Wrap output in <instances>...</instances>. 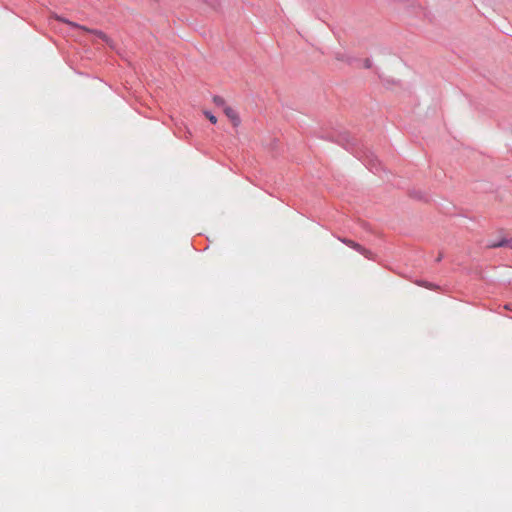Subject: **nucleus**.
Segmentation results:
<instances>
[{
	"mask_svg": "<svg viewBox=\"0 0 512 512\" xmlns=\"http://www.w3.org/2000/svg\"><path fill=\"white\" fill-rule=\"evenodd\" d=\"M224 114L231 121L234 127H238L241 123L238 113L230 106H225L223 110Z\"/></svg>",
	"mask_w": 512,
	"mask_h": 512,
	"instance_id": "f257e3e1",
	"label": "nucleus"
},
{
	"mask_svg": "<svg viewBox=\"0 0 512 512\" xmlns=\"http://www.w3.org/2000/svg\"><path fill=\"white\" fill-rule=\"evenodd\" d=\"M69 24L71 26H74V27H77V28H80L84 31H87V32H90V33H93L98 39H101L102 41L106 42L109 46H112V42L110 40V38L105 34L103 33L102 31H99V30H90L86 27H82V26H79L77 24H74V23H71L69 22Z\"/></svg>",
	"mask_w": 512,
	"mask_h": 512,
	"instance_id": "f03ea898",
	"label": "nucleus"
},
{
	"mask_svg": "<svg viewBox=\"0 0 512 512\" xmlns=\"http://www.w3.org/2000/svg\"><path fill=\"white\" fill-rule=\"evenodd\" d=\"M343 242L345 244H347L348 246H350L351 248L357 250L358 252L364 254L365 256L367 255V250L365 248H363L360 244L354 242L353 240H346L344 239Z\"/></svg>",
	"mask_w": 512,
	"mask_h": 512,
	"instance_id": "7ed1b4c3",
	"label": "nucleus"
},
{
	"mask_svg": "<svg viewBox=\"0 0 512 512\" xmlns=\"http://www.w3.org/2000/svg\"><path fill=\"white\" fill-rule=\"evenodd\" d=\"M503 246H507V247L512 249V238L509 239V240H502V241L497 242V243H491L489 245V247H492V248L503 247Z\"/></svg>",
	"mask_w": 512,
	"mask_h": 512,
	"instance_id": "20e7f679",
	"label": "nucleus"
},
{
	"mask_svg": "<svg viewBox=\"0 0 512 512\" xmlns=\"http://www.w3.org/2000/svg\"><path fill=\"white\" fill-rule=\"evenodd\" d=\"M213 102H214L215 105H217L219 107H222L223 109H224L225 106H227L226 103H225V100L222 97H220V96H214L213 97Z\"/></svg>",
	"mask_w": 512,
	"mask_h": 512,
	"instance_id": "39448f33",
	"label": "nucleus"
},
{
	"mask_svg": "<svg viewBox=\"0 0 512 512\" xmlns=\"http://www.w3.org/2000/svg\"><path fill=\"white\" fill-rule=\"evenodd\" d=\"M203 114L208 118V120L213 123V124H216L217 123V118L209 111L207 110H204L203 111Z\"/></svg>",
	"mask_w": 512,
	"mask_h": 512,
	"instance_id": "423d86ee",
	"label": "nucleus"
},
{
	"mask_svg": "<svg viewBox=\"0 0 512 512\" xmlns=\"http://www.w3.org/2000/svg\"><path fill=\"white\" fill-rule=\"evenodd\" d=\"M206 2H208L209 4H213V0H205Z\"/></svg>",
	"mask_w": 512,
	"mask_h": 512,
	"instance_id": "0eeeda50",
	"label": "nucleus"
}]
</instances>
